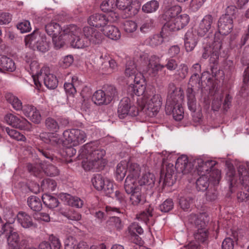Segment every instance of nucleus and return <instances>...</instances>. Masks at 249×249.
<instances>
[{
  "mask_svg": "<svg viewBox=\"0 0 249 249\" xmlns=\"http://www.w3.org/2000/svg\"><path fill=\"white\" fill-rule=\"evenodd\" d=\"M79 152V159H83L82 166L86 171H99L106 164L103 159L106 152L96 142L85 144Z\"/></svg>",
  "mask_w": 249,
  "mask_h": 249,
  "instance_id": "1",
  "label": "nucleus"
},
{
  "mask_svg": "<svg viewBox=\"0 0 249 249\" xmlns=\"http://www.w3.org/2000/svg\"><path fill=\"white\" fill-rule=\"evenodd\" d=\"M140 66L135 63V60H132L131 58H129V59L127 60L126 64L125 70V75L128 77L134 75V83L133 85L145 84L143 74L141 72L136 73L138 70L141 71V69L140 67H145V70H143L145 74H148L152 77L156 76L155 56H152L151 58L148 60L146 54L140 55Z\"/></svg>",
  "mask_w": 249,
  "mask_h": 249,
  "instance_id": "2",
  "label": "nucleus"
},
{
  "mask_svg": "<svg viewBox=\"0 0 249 249\" xmlns=\"http://www.w3.org/2000/svg\"><path fill=\"white\" fill-rule=\"evenodd\" d=\"M128 91L140 97L137 99V102L141 110L145 109V114L150 118L156 116L155 94L154 89H146L145 84L133 85L130 84L128 89Z\"/></svg>",
  "mask_w": 249,
  "mask_h": 249,
  "instance_id": "3",
  "label": "nucleus"
},
{
  "mask_svg": "<svg viewBox=\"0 0 249 249\" xmlns=\"http://www.w3.org/2000/svg\"><path fill=\"white\" fill-rule=\"evenodd\" d=\"M175 168L177 171L183 174H187L191 172L193 169L192 164L189 162L188 157L185 155H182L177 159ZM174 173V167L172 163H168L163 165L161 170L159 182L163 180V184L169 185L170 180H172L173 174Z\"/></svg>",
  "mask_w": 249,
  "mask_h": 249,
  "instance_id": "4",
  "label": "nucleus"
},
{
  "mask_svg": "<svg viewBox=\"0 0 249 249\" xmlns=\"http://www.w3.org/2000/svg\"><path fill=\"white\" fill-rule=\"evenodd\" d=\"M25 45L27 47L41 52H46L49 49V43L46 41V36L39 34L38 30L26 36L25 38Z\"/></svg>",
  "mask_w": 249,
  "mask_h": 249,
  "instance_id": "5",
  "label": "nucleus"
},
{
  "mask_svg": "<svg viewBox=\"0 0 249 249\" xmlns=\"http://www.w3.org/2000/svg\"><path fill=\"white\" fill-rule=\"evenodd\" d=\"M64 33H69V36L73 37L71 41V45L75 48L83 49L89 46V42L80 28L75 25H70L64 29Z\"/></svg>",
  "mask_w": 249,
  "mask_h": 249,
  "instance_id": "6",
  "label": "nucleus"
},
{
  "mask_svg": "<svg viewBox=\"0 0 249 249\" xmlns=\"http://www.w3.org/2000/svg\"><path fill=\"white\" fill-rule=\"evenodd\" d=\"M117 95V92L114 86H107L104 88V90L96 91L92 96V100L96 105H108Z\"/></svg>",
  "mask_w": 249,
  "mask_h": 249,
  "instance_id": "7",
  "label": "nucleus"
},
{
  "mask_svg": "<svg viewBox=\"0 0 249 249\" xmlns=\"http://www.w3.org/2000/svg\"><path fill=\"white\" fill-rule=\"evenodd\" d=\"M63 136L64 139V144H71L76 146L84 142L87 136L84 131L79 129H72L64 131Z\"/></svg>",
  "mask_w": 249,
  "mask_h": 249,
  "instance_id": "8",
  "label": "nucleus"
},
{
  "mask_svg": "<svg viewBox=\"0 0 249 249\" xmlns=\"http://www.w3.org/2000/svg\"><path fill=\"white\" fill-rule=\"evenodd\" d=\"M8 228L5 232L7 242L11 249H28L26 247L22 248V246L26 244L27 241L22 239L19 242V234L13 225H7Z\"/></svg>",
  "mask_w": 249,
  "mask_h": 249,
  "instance_id": "9",
  "label": "nucleus"
},
{
  "mask_svg": "<svg viewBox=\"0 0 249 249\" xmlns=\"http://www.w3.org/2000/svg\"><path fill=\"white\" fill-rule=\"evenodd\" d=\"M127 176L124 182V189L128 192L131 191L132 184H137V178L141 173V168L136 163L128 162L127 163Z\"/></svg>",
  "mask_w": 249,
  "mask_h": 249,
  "instance_id": "10",
  "label": "nucleus"
},
{
  "mask_svg": "<svg viewBox=\"0 0 249 249\" xmlns=\"http://www.w3.org/2000/svg\"><path fill=\"white\" fill-rule=\"evenodd\" d=\"M139 110L136 106L131 105L129 98L124 97L120 102L118 113L119 117L120 119H123L127 115L136 116L138 115Z\"/></svg>",
  "mask_w": 249,
  "mask_h": 249,
  "instance_id": "11",
  "label": "nucleus"
},
{
  "mask_svg": "<svg viewBox=\"0 0 249 249\" xmlns=\"http://www.w3.org/2000/svg\"><path fill=\"white\" fill-rule=\"evenodd\" d=\"M115 2L116 7L125 13L126 17L136 15L141 7L139 2L132 0H116Z\"/></svg>",
  "mask_w": 249,
  "mask_h": 249,
  "instance_id": "12",
  "label": "nucleus"
},
{
  "mask_svg": "<svg viewBox=\"0 0 249 249\" xmlns=\"http://www.w3.org/2000/svg\"><path fill=\"white\" fill-rule=\"evenodd\" d=\"M38 155L40 157L45 158L47 161L46 162V167L43 165V174H45L49 176H55L58 174V170L57 168L52 164L47 163L49 161H53L54 160V157L48 149L42 148L41 147L37 148Z\"/></svg>",
  "mask_w": 249,
  "mask_h": 249,
  "instance_id": "13",
  "label": "nucleus"
},
{
  "mask_svg": "<svg viewBox=\"0 0 249 249\" xmlns=\"http://www.w3.org/2000/svg\"><path fill=\"white\" fill-rule=\"evenodd\" d=\"M4 121L8 124L20 130L30 131L31 124L25 118L18 117L12 113L4 116Z\"/></svg>",
  "mask_w": 249,
  "mask_h": 249,
  "instance_id": "14",
  "label": "nucleus"
},
{
  "mask_svg": "<svg viewBox=\"0 0 249 249\" xmlns=\"http://www.w3.org/2000/svg\"><path fill=\"white\" fill-rule=\"evenodd\" d=\"M83 32L88 42H89V46L99 45L104 39L102 34L93 27L86 26L84 27Z\"/></svg>",
  "mask_w": 249,
  "mask_h": 249,
  "instance_id": "15",
  "label": "nucleus"
},
{
  "mask_svg": "<svg viewBox=\"0 0 249 249\" xmlns=\"http://www.w3.org/2000/svg\"><path fill=\"white\" fill-rule=\"evenodd\" d=\"M39 75V81H43L45 86L49 89H54L58 85V80L56 77L53 74L50 73L48 67H44Z\"/></svg>",
  "mask_w": 249,
  "mask_h": 249,
  "instance_id": "16",
  "label": "nucleus"
},
{
  "mask_svg": "<svg viewBox=\"0 0 249 249\" xmlns=\"http://www.w3.org/2000/svg\"><path fill=\"white\" fill-rule=\"evenodd\" d=\"M169 95L166 105H176L181 104L183 99V91L180 88H177L174 84L169 86Z\"/></svg>",
  "mask_w": 249,
  "mask_h": 249,
  "instance_id": "17",
  "label": "nucleus"
},
{
  "mask_svg": "<svg viewBox=\"0 0 249 249\" xmlns=\"http://www.w3.org/2000/svg\"><path fill=\"white\" fill-rule=\"evenodd\" d=\"M97 62L101 65L100 68L104 72L110 73L117 70L116 62L110 58L107 53L102 54Z\"/></svg>",
  "mask_w": 249,
  "mask_h": 249,
  "instance_id": "18",
  "label": "nucleus"
},
{
  "mask_svg": "<svg viewBox=\"0 0 249 249\" xmlns=\"http://www.w3.org/2000/svg\"><path fill=\"white\" fill-rule=\"evenodd\" d=\"M112 22V19L106 15L95 14L91 15L88 19V24L96 28H104L108 24L109 22Z\"/></svg>",
  "mask_w": 249,
  "mask_h": 249,
  "instance_id": "19",
  "label": "nucleus"
},
{
  "mask_svg": "<svg viewBox=\"0 0 249 249\" xmlns=\"http://www.w3.org/2000/svg\"><path fill=\"white\" fill-rule=\"evenodd\" d=\"M216 164V161L208 160L204 162L202 159H195L193 161V166H195L197 172L201 175L210 173Z\"/></svg>",
  "mask_w": 249,
  "mask_h": 249,
  "instance_id": "20",
  "label": "nucleus"
},
{
  "mask_svg": "<svg viewBox=\"0 0 249 249\" xmlns=\"http://www.w3.org/2000/svg\"><path fill=\"white\" fill-rule=\"evenodd\" d=\"M23 114L31 121L38 124L41 120V115L36 108L32 105H26L23 106L21 110Z\"/></svg>",
  "mask_w": 249,
  "mask_h": 249,
  "instance_id": "21",
  "label": "nucleus"
},
{
  "mask_svg": "<svg viewBox=\"0 0 249 249\" xmlns=\"http://www.w3.org/2000/svg\"><path fill=\"white\" fill-rule=\"evenodd\" d=\"M233 28V20L229 17L222 16L218 22V29L220 34L227 35L230 33Z\"/></svg>",
  "mask_w": 249,
  "mask_h": 249,
  "instance_id": "22",
  "label": "nucleus"
},
{
  "mask_svg": "<svg viewBox=\"0 0 249 249\" xmlns=\"http://www.w3.org/2000/svg\"><path fill=\"white\" fill-rule=\"evenodd\" d=\"M116 0H105L101 5L100 8L104 12H110L108 18L112 19L113 22H117L119 19V15L113 12L116 7Z\"/></svg>",
  "mask_w": 249,
  "mask_h": 249,
  "instance_id": "23",
  "label": "nucleus"
},
{
  "mask_svg": "<svg viewBox=\"0 0 249 249\" xmlns=\"http://www.w3.org/2000/svg\"><path fill=\"white\" fill-rule=\"evenodd\" d=\"M165 110L166 114L172 115L177 121L181 120L184 117V110L181 104L176 105H166Z\"/></svg>",
  "mask_w": 249,
  "mask_h": 249,
  "instance_id": "24",
  "label": "nucleus"
},
{
  "mask_svg": "<svg viewBox=\"0 0 249 249\" xmlns=\"http://www.w3.org/2000/svg\"><path fill=\"white\" fill-rule=\"evenodd\" d=\"M189 220L191 223H194L196 228H205L209 221L208 215L205 213H201L196 215L191 214L190 215Z\"/></svg>",
  "mask_w": 249,
  "mask_h": 249,
  "instance_id": "25",
  "label": "nucleus"
},
{
  "mask_svg": "<svg viewBox=\"0 0 249 249\" xmlns=\"http://www.w3.org/2000/svg\"><path fill=\"white\" fill-rule=\"evenodd\" d=\"M214 21L213 17L211 15H207L200 21L197 29L198 34L200 36H205L211 29Z\"/></svg>",
  "mask_w": 249,
  "mask_h": 249,
  "instance_id": "26",
  "label": "nucleus"
},
{
  "mask_svg": "<svg viewBox=\"0 0 249 249\" xmlns=\"http://www.w3.org/2000/svg\"><path fill=\"white\" fill-rule=\"evenodd\" d=\"M45 66L42 67L40 70V67L38 62L37 61H32L30 64V72L32 74L34 84L37 89H39L41 86V82L39 81V75L41 74V71ZM43 72L41 73L43 74Z\"/></svg>",
  "mask_w": 249,
  "mask_h": 249,
  "instance_id": "27",
  "label": "nucleus"
},
{
  "mask_svg": "<svg viewBox=\"0 0 249 249\" xmlns=\"http://www.w3.org/2000/svg\"><path fill=\"white\" fill-rule=\"evenodd\" d=\"M198 37L192 31H188L184 37V46L187 52L192 51L196 46Z\"/></svg>",
  "mask_w": 249,
  "mask_h": 249,
  "instance_id": "28",
  "label": "nucleus"
},
{
  "mask_svg": "<svg viewBox=\"0 0 249 249\" xmlns=\"http://www.w3.org/2000/svg\"><path fill=\"white\" fill-rule=\"evenodd\" d=\"M16 217L18 223L24 229H29L34 226L31 216L24 212H19Z\"/></svg>",
  "mask_w": 249,
  "mask_h": 249,
  "instance_id": "29",
  "label": "nucleus"
},
{
  "mask_svg": "<svg viewBox=\"0 0 249 249\" xmlns=\"http://www.w3.org/2000/svg\"><path fill=\"white\" fill-rule=\"evenodd\" d=\"M102 31L105 36L112 40H119L121 36V33L119 28L114 25H107Z\"/></svg>",
  "mask_w": 249,
  "mask_h": 249,
  "instance_id": "30",
  "label": "nucleus"
},
{
  "mask_svg": "<svg viewBox=\"0 0 249 249\" xmlns=\"http://www.w3.org/2000/svg\"><path fill=\"white\" fill-rule=\"evenodd\" d=\"M131 191L125 190L128 194H131L130 201L133 205H138L142 201L141 188L137 184H132Z\"/></svg>",
  "mask_w": 249,
  "mask_h": 249,
  "instance_id": "31",
  "label": "nucleus"
},
{
  "mask_svg": "<svg viewBox=\"0 0 249 249\" xmlns=\"http://www.w3.org/2000/svg\"><path fill=\"white\" fill-rule=\"evenodd\" d=\"M16 66L13 60L6 56L0 57V71H13L16 70Z\"/></svg>",
  "mask_w": 249,
  "mask_h": 249,
  "instance_id": "32",
  "label": "nucleus"
},
{
  "mask_svg": "<svg viewBox=\"0 0 249 249\" xmlns=\"http://www.w3.org/2000/svg\"><path fill=\"white\" fill-rule=\"evenodd\" d=\"M45 29L46 33L52 37L58 36L63 30L59 24L54 21L47 24Z\"/></svg>",
  "mask_w": 249,
  "mask_h": 249,
  "instance_id": "33",
  "label": "nucleus"
},
{
  "mask_svg": "<svg viewBox=\"0 0 249 249\" xmlns=\"http://www.w3.org/2000/svg\"><path fill=\"white\" fill-rule=\"evenodd\" d=\"M222 47L221 41L219 39H215L212 46L209 47L210 52H211V60L216 61L219 59L220 51Z\"/></svg>",
  "mask_w": 249,
  "mask_h": 249,
  "instance_id": "34",
  "label": "nucleus"
},
{
  "mask_svg": "<svg viewBox=\"0 0 249 249\" xmlns=\"http://www.w3.org/2000/svg\"><path fill=\"white\" fill-rule=\"evenodd\" d=\"M152 209L148 208L146 212H143L137 215L139 220L143 222L147 226L150 227L154 224V220H153L152 214Z\"/></svg>",
  "mask_w": 249,
  "mask_h": 249,
  "instance_id": "35",
  "label": "nucleus"
},
{
  "mask_svg": "<svg viewBox=\"0 0 249 249\" xmlns=\"http://www.w3.org/2000/svg\"><path fill=\"white\" fill-rule=\"evenodd\" d=\"M156 178L153 174L147 172L143 174L142 176L138 180L139 186L148 185L152 187L155 184Z\"/></svg>",
  "mask_w": 249,
  "mask_h": 249,
  "instance_id": "36",
  "label": "nucleus"
},
{
  "mask_svg": "<svg viewBox=\"0 0 249 249\" xmlns=\"http://www.w3.org/2000/svg\"><path fill=\"white\" fill-rule=\"evenodd\" d=\"M27 168L31 174L36 177L40 178L43 175V165L41 163H29Z\"/></svg>",
  "mask_w": 249,
  "mask_h": 249,
  "instance_id": "37",
  "label": "nucleus"
},
{
  "mask_svg": "<svg viewBox=\"0 0 249 249\" xmlns=\"http://www.w3.org/2000/svg\"><path fill=\"white\" fill-rule=\"evenodd\" d=\"M181 10V7L179 6H173L168 8L161 16L160 18L163 20L175 18L176 16L180 12Z\"/></svg>",
  "mask_w": 249,
  "mask_h": 249,
  "instance_id": "38",
  "label": "nucleus"
},
{
  "mask_svg": "<svg viewBox=\"0 0 249 249\" xmlns=\"http://www.w3.org/2000/svg\"><path fill=\"white\" fill-rule=\"evenodd\" d=\"M166 22L164 23L161 29V34L164 35V32L167 35H169L170 32L176 31L180 30L179 26L176 24L174 18L165 20Z\"/></svg>",
  "mask_w": 249,
  "mask_h": 249,
  "instance_id": "39",
  "label": "nucleus"
},
{
  "mask_svg": "<svg viewBox=\"0 0 249 249\" xmlns=\"http://www.w3.org/2000/svg\"><path fill=\"white\" fill-rule=\"evenodd\" d=\"M69 36V33H64L63 30L61 34H59L58 36L52 37L54 48L56 49H58L63 47L65 44L66 40L68 38Z\"/></svg>",
  "mask_w": 249,
  "mask_h": 249,
  "instance_id": "40",
  "label": "nucleus"
},
{
  "mask_svg": "<svg viewBox=\"0 0 249 249\" xmlns=\"http://www.w3.org/2000/svg\"><path fill=\"white\" fill-rule=\"evenodd\" d=\"M27 204L31 210L35 212L40 211L42 208L40 198L34 196L28 198Z\"/></svg>",
  "mask_w": 249,
  "mask_h": 249,
  "instance_id": "41",
  "label": "nucleus"
},
{
  "mask_svg": "<svg viewBox=\"0 0 249 249\" xmlns=\"http://www.w3.org/2000/svg\"><path fill=\"white\" fill-rule=\"evenodd\" d=\"M210 178L207 175H202L196 181V187L198 191H206L210 185Z\"/></svg>",
  "mask_w": 249,
  "mask_h": 249,
  "instance_id": "42",
  "label": "nucleus"
},
{
  "mask_svg": "<svg viewBox=\"0 0 249 249\" xmlns=\"http://www.w3.org/2000/svg\"><path fill=\"white\" fill-rule=\"evenodd\" d=\"M42 199L44 204L50 209H54L59 204L58 199L49 194H45L42 196Z\"/></svg>",
  "mask_w": 249,
  "mask_h": 249,
  "instance_id": "43",
  "label": "nucleus"
},
{
  "mask_svg": "<svg viewBox=\"0 0 249 249\" xmlns=\"http://www.w3.org/2000/svg\"><path fill=\"white\" fill-rule=\"evenodd\" d=\"M5 98L15 110L17 111L21 110L23 106L21 101L17 97L11 93H7Z\"/></svg>",
  "mask_w": 249,
  "mask_h": 249,
  "instance_id": "44",
  "label": "nucleus"
},
{
  "mask_svg": "<svg viewBox=\"0 0 249 249\" xmlns=\"http://www.w3.org/2000/svg\"><path fill=\"white\" fill-rule=\"evenodd\" d=\"M107 226L111 229L120 230L123 227L121 219L117 216H112L107 221Z\"/></svg>",
  "mask_w": 249,
  "mask_h": 249,
  "instance_id": "45",
  "label": "nucleus"
},
{
  "mask_svg": "<svg viewBox=\"0 0 249 249\" xmlns=\"http://www.w3.org/2000/svg\"><path fill=\"white\" fill-rule=\"evenodd\" d=\"M106 179L101 174H96L91 179L92 183L94 188L101 191L104 189V185L106 183Z\"/></svg>",
  "mask_w": 249,
  "mask_h": 249,
  "instance_id": "46",
  "label": "nucleus"
},
{
  "mask_svg": "<svg viewBox=\"0 0 249 249\" xmlns=\"http://www.w3.org/2000/svg\"><path fill=\"white\" fill-rule=\"evenodd\" d=\"M127 173V163L125 161H121L116 168V177L119 181L123 180Z\"/></svg>",
  "mask_w": 249,
  "mask_h": 249,
  "instance_id": "47",
  "label": "nucleus"
},
{
  "mask_svg": "<svg viewBox=\"0 0 249 249\" xmlns=\"http://www.w3.org/2000/svg\"><path fill=\"white\" fill-rule=\"evenodd\" d=\"M195 239L198 242L205 243L208 238V231L205 228H198L195 232Z\"/></svg>",
  "mask_w": 249,
  "mask_h": 249,
  "instance_id": "48",
  "label": "nucleus"
},
{
  "mask_svg": "<svg viewBox=\"0 0 249 249\" xmlns=\"http://www.w3.org/2000/svg\"><path fill=\"white\" fill-rule=\"evenodd\" d=\"M239 178L241 184L245 186L249 185V168L240 167L238 169Z\"/></svg>",
  "mask_w": 249,
  "mask_h": 249,
  "instance_id": "49",
  "label": "nucleus"
},
{
  "mask_svg": "<svg viewBox=\"0 0 249 249\" xmlns=\"http://www.w3.org/2000/svg\"><path fill=\"white\" fill-rule=\"evenodd\" d=\"M45 126L48 130L54 132H57L60 127L58 122L52 117H48L46 119Z\"/></svg>",
  "mask_w": 249,
  "mask_h": 249,
  "instance_id": "50",
  "label": "nucleus"
},
{
  "mask_svg": "<svg viewBox=\"0 0 249 249\" xmlns=\"http://www.w3.org/2000/svg\"><path fill=\"white\" fill-rule=\"evenodd\" d=\"M41 188L43 191L47 192L53 191L56 187V182L51 178H46L41 183Z\"/></svg>",
  "mask_w": 249,
  "mask_h": 249,
  "instance_id": "51",
  "label": "nucleus"
},
{
  "mask_svg": "<svg viewBox=\"0 0 249 249\" xmlns=\"http://www.w3.org/2000/svg\"><path fill=\"white\" fill-rule=\"evenodd\" d=\"M208 174L210 181L212 182L214 186L218 185L221 179L220 171L218 169H213L210 173H208Z\"/></svg>",
  "mask_w": 249,
  "mask_h": 249,
  "instance_id": "52",
  "label": "nucleus"
},
{
  "mask_svg": "<svg viewBox=\"0 0 249 249\" xmlns=\"http://www.w3.org/2000/svg\"><path fill=\"white\" fill-rule=\"evenodd\" d=\"M5 131L8 135L14 139L18 141L24 142L26 140V137L20 133L13 129H10L9 127L5 128Z\"/></svg>",
  "mask_w": 249,
  "mask_h": 249,
  "instance_id": "53",
  "label": "nucleus"
},
{
  "mask_svg": "<svg viewBox=\"0 0 249 249\" xmlns=\"http://www.w3.org/2000/svg\"><path fill=\"white\" fill-rule=\"evenodd\" d=\"M192 71L194 72V74L192 75L189 80V85L192 86V83L195 81L196 83H197L199 82V74L198 73L201 71V66L198 63L194 64L192 68Z\"/></svg>",
  "mask_w": 249,
  "mask_h": 249,
  "instance_id": "54",
  "label": "nucleus"
},
{
  "mask_svg": "<svg viewBox=\"0 0 249 249\" xmlns=\"http://www.w3.org/2000/svg\"><path fill=\"white\" fill-rule=\"evenodd\" d=\"M165 67H166L167 69L170 71H173L177 68L178 63L175 59H170L168 60V62L165 66L157 64V72H159L160 71H161Z\"/></svg>",
  "mask_w": 249,
  "mask_h": 249,
  "instance_id": "55",
  "label": "nucleus"
},
{
  "mask_svg": "<svg viewBox=\"0 0 249 249\" xmlns=\"http://www.w3.org/2000/svg\"><path fill=\"white\" fill-rule=\"evenodd\" d=\"M174 19L176 24L179 26V29H181L188 24L190 18L188 15L184 14L176 17Z\"/></svg>",
  "mask_w": 249,
  "mask_h": 249,
  "instance_id": "56",
  "label": "nucleus"
},
{
  "mask_svg": "<svg viewBox=\"0 0 249 249\" xmlns=\"http://www.w3.org/2000/svg\"><path fill=\"white\" fill-rule=\"evenodd\" d=\"M124 31L127 33H132L137 29V23L132 20H125L123 23Z\"/></svg>",
  "mask_w": 249,
  "mask_h": 249,
  "instance_id": "57",
  "label": "nucleus"
},
{
  "mask_svg": "<svg viewBox=\"0 0 249 249\" xmlns=\"http://www.w3.org/2000/svg\"><path fill=\"white\" fill-rule=\"evenodd\" d=\"M188 72V68L185 64H181L178 69L177 70L175 75L178 77L180 79H184L187 76Z\"/></svg>",
  "mask_w": 249,
  "mask_h": 249,
  "instance_id": "58",
  "label": "nucleus"
},
{
  "mask_svg": "<svg viewBox=\"0 0 249 249\" xmlns=\"http://www.w3.org/2000/svg\"><path fill=\"white\" fill-rule=\"evenodd\" d=\"M17 27L21 33L29 32L31 30L30 22L27 20H23L18 23Z\"/></svg>",
  "mask_w": 249,
  "mask_h": 249,
  "instance_id": "59",
  "label": "nucleus"
},
{
  "mask_svg": "<svg viewBox=\"0 0 249 249\" xmlns=\"http://www.w3.org/2000/svg\"><path fill=\"white\" fill-rule=\"evenodd\" d=\"M192 203L193 199L190 197H181L179 199V205L181 208L184 211L188 210Z\"/></svg>",
  "mask_w": 249,
  "mask_h": 249,
  "instance_id": "60",
  "label": "nucleus"
},
{
  "mask_svg": "<svg viewBox=\"0 0 249 249\" xmlns=\"http://www.w3.org/2000/svg\"><path fill=\"white\" fill-rule=\"evenodd\" d=\"M173 202L172 199H168L163 203L160 205L159 208L160 210L164 213H166L170 211L173 208Z\"/></svg>",
  "mask_w": 249,
  "mask_h": 249,
  "instance_id": "61",
  "label": "nucleus"
},
{
  "mask_svg": "<svg viewBox=\"0 0 249 249\" xmlns=\"http://www.w3.org/2000/svg\"><path fill=\"white\" fill-rule=\"evenodd\" d=\"M142 11L145 13H150L156 11V0H152L147 2L142 7Z\"/></svg>",
  "mask_w": 249,
  "mask_h": 249,
  "instance_id": "62",
  "label": "nucleus"
},
{
  "mask_svg": "<svg viewBox=\"0 0 249 249\" xmlns=\"http://www.w3.org/2000/svg\"><path fill=\"white\" fill-rule=\"evenodd\" d=\"M76 249H106V248L105 246H97V245H92L89 248V245L86 242H80L77 245Z\"/></svg>",
  "mask_w": 249,
  "mask_h": 249,
  "instance_id": "63",
  "label": "nucleus"
},
{
  "mask_svg": "<svg viewBox=\"0 0 249 249\" xmlns=\"http://www.w3.org/2000/svg\"><path fill=\"white\" fill-rule=\"evenodd\" d=\"M77 243L74 238L71 236H69L65 241V249H76Z\"/></svg>",
  "mask_w": 249,
  "mask_h": 249,
  "instance_id": "64",
  "label": "nucleus"
}]
</instances>
